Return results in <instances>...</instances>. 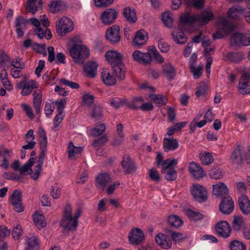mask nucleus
I'll return each mask as SVG.
<instances>
[{
  "label": "nucleus",
  "mask_w": 250,
  "mask_h": 250,
  "mask_svg": "<svg viewBox=\"0 0 250 250\" xmlns=\"http://www.w3.org/2000/svg\"><path fill=\"white\" fill-rule=\"evenodd\" d=\"M105 57L111 64L116 76L120 80L124 79L126 69L123 62V55L116 50H111L106 53Z\"/></svg>",
  "instance_id": "1"
},
{
  "label": "nucleus",
  "mask_w": 250,
  "mask_h": 250,
  "mask_svg": "<svg viewBox=\"0 0 250 250\" xmlns=\"http://www.w3.org/2000/svg\"><path fill=\"white\" fill-rule=\"evenodd\" d=\"M214 18V16L212 12L205 10L200 15L185 14L181 16L180 21L183 26H192L195 23H198L200 25H206Z\"/></svg>",
  "instance_id": "2"
},
{
  "label": "nucleus",
  "mask_w": 250,
  "mask_h": 250,
  "mask_svg": "<svg viewBox=\"0 0 250 250\" xmlns=\"http://www.w3.org/2000/svg\"><path fill=\"white\" fill-rule=\"evenodd\" d=\"M68 49L70 56L75 63L82 64L89 56L90 51L85 45L78 43L71 40L69 43Z\"/></svg>",
  "instance_id": "3"
},
{
  "label": "nucleus",
  "mask_w": 250,
  "mask_h": 250,
  "mask_svg": "<svg viewBox=\"0 0 250 250\" xmlns=\"http://www.w3.org/2000/svg\"><path fill=\"white\" fill-rule=\"evenodd\" d=\"M73 28V22L67 17L61 18L56 23V32L61 36H64L71 32Z\"/></svg>",
  "instance_id": "4"
},
{
  "label": "nucleus",
  "mask_w": 250,
  "mask_h": 250,
  "mask_svg": "<svg viewBox=\"0 0 250 250\" xmlns=\"http://www.w3.org/2000/svg\"><path fill=\"white\" fill-rule=\"evenodd\" d=\"M118 12L113 8H108L101 15L100 19L104 25H109L114 22L117 18Z\"/></svg>",
  "instance_id": "5"
},
{
  "label": "nucleus",
  "mask_w": 250,
  "mask_h": 250,
  "mask_svg": "<svg viewBox=\"0 0 250 250\" xmlns=\"http://www.w3.org/2000/svg\"><path fill=\"white\" fill-rule=\"evenodd\" d=\"M240 93L246 95L250 94V73H245L241 77L238 83Z\"/></svg>",
  "instance_id": "6"
},
{
  "label": "nucleus",
  "mask_w": 250,
  "mask_h": 250,
  "mask_svg": "<svg viewBox=\"0 0 250 250\" xmlns=\"http://www.w3.org/2000/svg\"><path fill=\"white\" fill-rule=\"evenodd\" d=\"M215 230L217 235L224 238H227L230 236L231 228L226 221H221L216 224Z\"/></svg>",
  "instance_id": "7"
},
{
  "label": "nucleus",
  "mask_w": 250,
  "mask_h": 250,
  "mask_svg": "<svg viewBox=\"0 0 250 250\" xmlns=\"http://www.w3.org/2000/svg\"><path fill=\"white\" fill-rule=\"evenodd\" d=\"M10 202L13 206V209L17 212H21L24 210L21 202V195L20 191L15 190L13 192Z\"/></svg>",
  "instance_id": "8"
},
{
  "label": "nucleus",
  "mask_w": 250,
  "mask_h": 250,
  "mask_svg": "<svg viewBox=\"0 0 250 250\" xmlns=\"http://www.w3.org/2000/svg\"><path fill=\"white\" fill-rule=\"evenodd\" d=\"M191 192L194 198L199 202L205 201L207 199V192L205 188L200 185L193 186Z\"/></svg>",
  "instance_id": "9"
},
{
  "label": "nucleus",
  "mask_w": 250,
  "mask_h": 250,
  "mask_svg": "<svg viewBox=\"0 0 250 250\" xmlns=\"http://www.w3.org/2000/svg\"><path fill=\"white\" fill-rule=\"evenodd\" d=\"M78 225V221L72 216L62 217L60 221V226L66 231H76Z\"/></svg>",
  "instance_id": "10"
},
{
  "label": "nucleus",
  "mask_w": 250,
  "mask_h": 250,
  "mask_svg": "<svg viewBox=\"0 0 250 250\" xmlns=\"http://www.w3.org/2000/svg\"><path fill=\"white\" fill-rule=\"evenodd\" d=\"M188 170L192 176L197 180L203 178L206 173L199 164L194 162L189 163Z\"/></svg>",
  "instance_id": "11"
},
{
  "label": "nucleus",
  "mask_w": 250,
  "mask_h": 250,
  "mask_svg": "<svg viewBox=\"0 0 250 250\" xmlns=\"http://www.w3.org/2000/svg\"><path fill=\"white\" fill-rule=\"evenodd\" d=\"M220 210L224 214H229L234 209V203L229 196H225L220 204Z\"/></svg>",
  "instance_id": "12"
},
{
  "label": "nucleus",
  "mask_w": 250,
  "mask_h": 250,
  "mask_svg": "<svg viewBox=\"0 0 250 250\" xmlns=\"http://www.w3.org/2000/svg\"><path fill=\"white\" fill-rule=\"evenodd\" d=\"M106 36L107 39L111 43H118L121 39L119 27L114 25L109 27L106 31Z\"/></svg>",
  "instance_id": "13"
},
{
  "label": "nucleus",
  "mask_w": 250,
  "mask_h": 250,
  "mask_svg": "<svg viewBox=\"0 0 250 250\" xmlns=\"http://www.w3.org/2000/svg\"><path fill=\"white\" fill-rule=\"evenodd\" d=\"M28 21L22 16L17 17L15 21L16 33L18 38H21L24 35L23 30L26 29Z\"/></svg>",
  "instance_id": "14"
},
{
  "label": "nucleus",
  "mask_w": 250,
  "mask_h": 250,
  "mask_svg": "<svg viewBox=\"0 0 250 250\" xmlns=\"http://www.w3.org/2000/svg\"><path fill=\"white\" fill-rule=\"evenodd\" d=\"M132 56L134 61L143 64H149L152 61V57L148 52L142 53L139 50H135Z\"/></svg>",
  "instance_id": "15"
},
{
  "label": "nucleus",
  "mask_w": 250,
  "mask_h": 250,
  "mask_svg": "<svg viewBox=\"0 0 250 250\" xmlns=\"http://www.w3.org/2000/svg\"><path fill=\"white\" fill-rule=\"evenodd\" d=\"M155 240L156 244L162 249H169L172 247L171 239L164 233H158L155 236Z\"/></svg>",
  "instance_id": "16"
},
{
  "label": "nucleus",
  "mask_w": 250,
  "mask_h": 250,
  "mask_svg": "<svg viewBox=\"0 0 250 250\" xmlns=\"http://www.w3.org/2000/svg\"><path fill=\"white\" fill-rule=\"evenodd\" d=\"M144 237L143 232L138 228L132 229L129 234V242L133 245H138L141 243L143 241Z\"/></svg>",
  "instance_id": "17"
},
{
  "label": "nucleus",
  "mask_w": 250,
  "mask_h": 250,
  "mask_svg": "<svg viewBox=\"0 0 250 250\" xmlns=\"http://www.w3.org/2000/svg\"><path fill=\"white\" fill-rule=\"evenodd\" d=\"M148 40V34L143 29L138 31L133 39V44L136 47L145 44Z\"/></svg>",
  "instance_id": "18"
},
{
  "label": "nucleus",
  "mask_w": 250,
  "mask_h": 250,
  "mask_svg": "<svg viewBox=\"0 0 250 250\" xmlns=\"http://www.w3.org/2000/svg\"><path fill=\"white\" fill-rule=\"evenodd\" d=\"M48 7L51 13L55 14L65 10L66 4L62 0H51Z\"/></svg>",
  "instance_id": "19"
},
{
  "label": "nucleus",
  "mask_w": 250,
  "mask_h": 250,
  "mask_svg": "<svg viewBox=\"0 0 250 250\" xmlns=\"http://www.w3.org/2000/svg\"><path fill=\"white\" fill-rule=\"evenodd\" d=\"M33 104L36 113L39 114L41 112L42 103V92L41 90L36 89L33 93Z\"/></svg>",
  "instance_id": "20"
},
{
  "label": "nucleus",
  "mask_w": 250,
  "mask_h": 250,
  "mask_svg": "<svg viewBox=\"0 0 250 250\" xmlns=\"http://www.w3.org/2000/svg\"><path fill=\"white\" fill-rule=\"evenodd\" d=\"M246 9L240 6H234L229 10L227 16L231 19H239L245 15Z\"/></svg>",
  "instance_id": "21"
},
{
  "label": "nucleus",
  "mask_w": 250,
  "mask_h": 250,
  "mask_svg": "<svg viewBox=\"0 0 250 250\" xmlns=\"http://www.w3.org/2000/svg\"><path fill=\"white\" fill-rule=\"evenodd\" d=\"M122 166L124 171L127 174H130L136 170V167L134 163L128 155H125L124 157L122 162Z\"/></svg>",
  "instance_id": "22"
},
{
  "label": "nucleus",
  "mask_w": 250,
  "mask_h": 250,
  "mask_svg": "<svg viewBox=\"0 0 250 250\" xmlns=\"http://www.w3.org/2000/svg\"><path fill=\"white\" fill-rule=\"evenodd\" d=\"M179 146L178 141L172 138H164L163 147L164 151L168 152L170 151H174L177 149Z\"/></svg>",
  "instance_id": "23"
},
{
  "label": "nucleus",
  "mask_w": 250,
  "mask_h": 250,
  "mask_svg": "<svg viewBox=\"0 0 250 250\" xmlns=\"http://www.w3.org/2000/svg\"><path fill=\"white\" fill-rule=\"evenodd\" d=\"M109 175L106 172L100 173L96 178V187L99 188H104L111 181Z\"/></svg>",
  "instance_id": "24"
},
{
  "label": "nucleus",
  "mask_w": 250,
  "mask_h": 250,
  "mask_svg": "<svg viewBox=\"0 0 250 250\" xmlns=\"http://www.w3.org/2000/svg\"><path fill=\"white\" fill-rule=\"evenodd\" d=\"M213 193L218 197H222L223 198L228 194V189L227 187L223 183H219L212 186Z\"/></svg>",
  "instance_id": "25"
},
{
  "label": "nucleus",
  "mask_w": 250,
  "mask_h": 250,
  "mask_svg": "<svg viewBox=\"0 0 250 250\" xmlns=\"http://www.w3.org/2000/svg\"><path fill=\"white\" fill-rule=\"evenodd\" d=\"M240 146H237L233 151L230 156L231 161L233 165L239 166L242 164L243 159L241 154Z\"/></svg>",
  "instance_id": "26"
},
{
  "label": "nucleus",
  "mask_w": 250,
  "mask_h": 250,
  "mask_svg": "<svg viewBox=\"0 0 250 250\" xmlns=\"http://www.w3.org/2000/svg\"><path fill=\"white\" fill-rule=\"evenodd\" d=\"M123 14L128 22L134 23L137 21L136 13L134 8L128 6L125 7L123 9Z\"/></svg>",
  "instance_id": "27"
},
{
  "label": "nucleus",
  "mask_w": 250,
  "mask_h": 250,
  "mask_svg": "<svg viewBox=\"0 0 250 250\" xmlns=\"http://www.w3.org/2000/svg\"><path fill=\"white\" fill-rule=\"evenodd\" d=\"M238 202L240 208L244 214L250 213V201L246 195H241L238 199Z\"/></svg>",
  "instance_id": "28"
},
{
  "label": "nucleus",
  "mask_w": 250,
  "mask_h": 250,
  "mask_svg": "<svg viewBox=\"0 0 250 250\" xmlns=\"http://www.w3.org/2000/svg\"><path fill=\"white\" fill-rule=\"evenodd\" d=\"M39 86V83L35 81L29 80L25 83L23 89L21 90V94L24 96L29 95L34 89L37 88Z\"/></svg>",
  "instance_id": "29"
},
{
  "label": "nucleus",
  "mask_w": 250,
  "mask_h": 250,
  "mask_svg": "<svg viewBox=\"0 0 250 250\" xmlns=\"http://www.w3.org/2000/svg\"><path fill=\"white\" fill-rule=\"evenodd\" d=\"M102 78L103 82L106 85L112 86L116 83V78L109 72V70L104 69L102 72Z\"/></svg>",
  "instance_id": "30"
},
{
  "label": "nucleus",
  "mask_w": 250,
  "mask_h": 250,
  "mask_svg": "<svg viewBox=\"0 0 250 250\" xmlns=\"http://www.w3.org/2000/svg\"><path fill=\"white\" fill-rule=\"evenodd\" d=\"M98 64L95 62H90L84 66V71L87 76L90 78H94L97 72Z\"/></svg>",
  "instance_id": "31"
},
{
  "label": "nucleus",
  "mask_w": 250,
  "mask_h": 250,
  "mask_svg": "<svg viewBox=\"0 0 250 250\" xmlns=\"http://www.w3.org/2000/svg\"><path fill=\"white\" fill-rule=\"evenodd\" d=\"M244 42H246L245 35L239 33L233 34L230 40V43L232 46L240 45L245 46Z\"/></svg>",
  "instance_id": "32"
},
{
  "label": "nucleus",
  "mask_w": 250,
  "mask_h": 250,
  "mask_svg": "<svg viewBox=\"0 0 250 250\" xmlns=\"http://www.w3.org/2000/svg\"><path fill=\"white\" fill-rule=\"evenodd\" d=\"M163 73L166 75L167 79L169 80L173 79L176 75V70L172 65L169 63H166L163 66Z\"/></svg>",
  "instance_id": "33"
},
{
  "label": "nucleus",
  "mask_w": 250,
  "mask_h": 250,
  "mask_svg": "<svg viewBox=\"0 0 250 250\" xmlns=\"http://www.w3.org/2000/svg\"><path fill=\"white\" fill-rule=\"evenodd\" d=\"M172 35L174 42L179 44H184L187 41V38L180 30L176 29L174 30Z\"/></svg>",
  "instance_id": "34"
},
{
  "label": "nucleus",
  "mask_w": 250,
  "mask_h": 250,
  "mask_svg": "<svg viewBox=\"0 0 250 250\" xmlns=\"http://www.w3.org/2000/svg\"><path fill=\"white\" fill-rule=\"evenodd\" d=\"M35 159L33 158H30L28 162L19 169L20 174L24 175L26 173H29L31 175L32 172L34 171V169H32L31 167L33 165Z\"/></svg>",
  "instance_id": "35"
},
{
  "label": "nucleus",
  "mask_w": 250,
  "mask_h": 250,
  "mask_svg": "<svg viewBox=\"0 0 250 250\" xmlns=\"http://www.w3.org/2000/svg\"><path fill=\"white\" fill-rule=\"evenodd\" d=\"M43 160L42 158H38L37 164L34 167V171L31 174V177L33 180H36L38 179L42 169Z\"/></svg>",
  "instance_id": "36"
},
{
  "label": "nucleus",
  "mask_w": 250,
  "mask_h": 250,
  "mask_svg": "<svg viewBox=\"0 0 250 250\" xmlns=\"http://www.w3.org/2000/svg\"><path fill=\"white\" fill-rule=\"evenodd\" d=\"M0 80L3 85L8 90H11L13 86L8 79V74L5 69H3L0 72Z\"/></svg>",
  "instance_id": "37"
},
{
  "label": "nucleus",
  "mask_w": 250,
  "mask_h": 250,
  "mask_svg": "<svg viewBox=\"0 0 250 250\" xmlns=\"http://www.w3.org/2000/svg\"><path fill=\"white\" fill-rule=\"evenodd\" d=\"M83 150V147L75 146L72 142H70L68 146V158L72 159L77 154L81 153Z\"/></svg>",
  "instance_id": "38"
},
{
  "label": "nucleus",
  "mask_w": 250,
  "mask_h": 250,
  "mask_svg": "<svg viewBox=\"0 0 250 250\" xmlns=\"http://www.w3.org/2000/svg\"><path fill=\"white\" fill-rule=\"evenodd\" d=\"M199 158L202 163L206 166L212 163L214 161L212 154L208 152H202L199 155Z\"/></svg>",
  "instance_id": "39"
},
{
  "label": "nucleus",
  "mask_w": 250,
  "mask_h": 250,
  "mask_svg": "<svg viewBox=\"0 0 250 250\" xmlns=\"http://www.w3.org/2000/svg\"><path fill=\"white\" fill-rule=\"evenodd\" d=\"M90 115L96 120H100L103 115V107L99 104H95L92 108Z\"/></svg>",
  "instance_id": "40"
},
{
  "label": "nucleus",
  "mask_w": 250,
  "mask_h": 250,
  "mask_svg": "<svg viewBox=\"0 0 250 250\" xmlns=\"http://www.w3.org/2000/svg\"><path fill=\"white\" fill-rule=\"evenodd\" d=\"M27 247L25 250H37L38 248V238L36 236H32L27 239Z\"/></svg>",
  "instance_id": "41"
},
{
  "label": "nucleus",
  "mask_w": 250,
  "mask_h": 250,
  "mask_svg": "<svg viewBox=\"0 0 250 250\" xmlns=\"http://www.w3.org/2000/svg\"><path fill=\"white\" fill-rule=\"evenodd\" d=\"M244 58L242 53L239 52H230L226 55V60L234 62H241Z\"/></svg>",
  "instance_id": "42"
},
{
  "label": "nucleus",
  "mask_w": 250,
  "mask_h": 250,
  "mask_svg": "<svg viewBox=\"0 0 250 250\" xmlns=\"http://www.w3.org/2000/svg\"><path fill=\"white\" fill-rule=\"evenodd\" d=\"M167 222L171 227L178 228L183 224V221L181 218L175 215H171L168 216Z\"/></svg>",
  "instance_id": "43"
},
{
  "label": "nucleus",
  "mask_w": 250,
  "mask_h": 250,
  "mask_svg": "<svg viewBox=\"0 0 250 250\" xmlns=\"http://www.w3.org/2000/svg\"><path fill=\"white\" fill-rule=\"evenodd\" d=\"M33 220L34 224L39 229L46 226V223L43 215L35 213L33 216Z\"/></svg>",
  "instance_id": "44"
},
{
  "label": "nucleus",
  "mask_w": 250,
  "mask_h": 250,
  "mask_svg": "<svg viewBox=\"0 0 250 250\" xmlns=\"http://www.w3.org/2000/svg\"><path fill=\"white\" fill-rule=\"evenodd\" d=\"M209 176L215 180L222 178L223 176V170L221 168L213 167L209 171Z\"/></svg>",
  "instance_id": "45"
},
{
  "label": "nucleus",
  "mask_w": 250,
  "mask_h": 250,
  "mask_svg": "<svg viewBox=\"0 0 250 250\" xmlns=\"http://www.w3.org/2000/svg\"><path fill=\"white\" fill-rule=\"evenodd\" d=\"M177 160L176 159H167L165 161L162 162L161 165L162 167V169L161 170L162 173H165L167 170H168L170 169L172 165H176L177 164Z\"/></svg>",
  "instance_id": "46"
},
{
  "label": "nucleus",
  "mask_w": 250,
  "mask_h": 250,
  "mask_svg": "<svg viewBox=\"0 0 250 250\" xmlns=\"http://www.w3.org/2000/svg\"><path fill=\"white\" fill-rule=\"evenodd\" d=\"M42 5V0H38L37 2H33L30 5V3H27L26 9L29 12L35 14L38 10L39 8L41 7Z\"/></svg>",
  "instance_id": "47"
},
{
  "label": "nucleus",
  "mask_w": 250,
  "mask_h": 250,
  "mask_svg": "<svg viewBox=\"0 0 250 250\" xmlns=\"http://www.w3.org/2000/svg\"><path fill=\"white\" fill-rule=\"evenodd\" d=\"M232 224L234 229L236 230H239L243 227L245 228L246 226L243 218L240 216H235Z\"/></svg>",
  "instance_id": "48"
},
{
  "label": "nucleus",
  "mask_w": 250,
  "mask_h": 250,
  "mask_svg": "<svg viewBox=\"0 0 250 250\" xmlns=\"http://www.w3.org/2000/svg\"><path fill=\"white\" fill-rule=\"evenodd\" d=\"M229 247L230 250H246V246L242 242L234 240L229 243Z\"/></svg>",
  "instance_id": "49"
},
{
  "label": "nucleus",
  "mask_w": 250,
  "mask_h": 250,
  "mask_svg": "<svg viewBox=\"0 0 250 250\" xmlns=\"http://www.w3.org/2000/svg\"><path fill=\"white\" fill-rule=\"evenodd\" d=\"M39 142L40 146L42 147H47V138L44 130L42 128H40L39 131Z\"/></svg>",
  "instance_id": "50"
},
{
  "label": "nucleus",
  "mask_w": 250,
  "mask_h": 250,
  "mask_svg": "<svg viewBox=\"0 0 250 250\" xmlns=\"http://www.w3.org/2000/svg\"><path fill=\"white\" fill-rule=\"evenodd\" d=\"M150 98L153 102L159 106L166 104L167 99L161 94H151Z\"/></svg>",
  "instance_id": "51"
},
{
  "label": "nucleus",
  "mask_w": 250,
  "mask_h": 250,
  "mask_svg": "<svg viewBox=\"0 0 250 250\" xmlns=\"http://www.w3.org/2000/svg\"><path fill=\"white\" fill-rule=\"evenodd\" d=\"M194 62H192L190 65V70L195 79H198L202 74V66L195 67Z\"/></svg>",
  "instance_id": "52"
},
{
  "label": "nucleus",
  "mask_w": 250,
  "mask_h": 250,
  "mask_svg": "<svg viewBox=\"0 0 250 250\" xmlns=\"http://www.w3.org/2000/svg\"><path fill=\"white\" fill-rule=\"evenodd\" d=\"M143 101V99L141 97H135L132 101L127 103V105L133 109H138L140 108Z\"/></svg>",
  "instance_id": "53"
},
{
  "label": "nucleus",
  "mask_w": 250,
  "mask_h": 250,
  "mask_svg": "<svg viewBox=\"0 0 250 250\" xmlns=\"http://www.w3.org/2000/svg\"><path fill=\"white\" fill-rule=\"evenodd\" d=\"M186 214L191 219L198 220L203 218V215L199 212L193 211L190 209L186 210Z\"/></svg>",
  "instance_id": "54"
},
{
  "label": "nucleus",
  "mask_w": 250,
  "mask_h": 250,
  "mask_svg": "<svg viewBox=\"0 0 250 250\" xmlns=\"http://www.w3.org/2000/svg\"><path fill=\"white\" fill-rule=\"evenodd\" d=\"M46 44L45 43L39 44L36 42H33L32 45V49L42 54L43 56H46L47 53L45 50Z\"/></svg>",
  "instance_id": "55"
},
{
  "label": "nucleus",
  "mask_w": 250,
  "mask_h": 250,
  "mask_svg": "<svg viewBox=\"0 0 250 250\" xmlns=\"http://www.w3.org/2000/svg\"><path fill=\"white\" fill-rule=\"evenodd\" d=\"M162 21L164 24L168 27H171L172 25L173 18L171 13L169 12H165L162 15Z\"/></svg>",
  "instance_id": "56"
},
{
  "label": "nucleus",
  "mask_w": 250,
  "mask_h": 250,
  "mask_svg": "<svg viewBox=\"0 0 250 250\" xmlns=\"http://www.w3.org/2000/svg\"><path fill=\"white\" fill-rule=\"evenodd\" d=\"M165 174V178L167 181H174L177 177V171L174 168H170L166 171Z\"/></svg>",
  "instance_id": "57"
},
{
  "label": "nucleus",
  "mask_w": 250,
  "mask_h": 250,
  "mask_svg": "<svg viewBox=\"0 0 250 250\" xmlns=\"http://www.w3.org/2000/svg\"><path fill=\"white\" fill-rule=\"evenodd\" d=\"M105 130L104 124H101L96 126L91 130V134L93 136H98L101 135Z\"/></svg>",
  "instance_id": "58"
},
{
  "label": "nucleus",
  "mask_w": 250,
  "mask_h": 250,
  "mask_svg": "<svg viewBox=\"0 0 250 250\" xmlns=\"http://www.w3.org/2000/svg\"><path fill=\"white\" fill-rule=\"evenodd\" d=\"M59 81L64 85L69 86L72 89H78L79 88V85L78 83L69 81L63 78L59 79Z\"/></svg>",
  "instance_id": "59"
},
{
  "label": "nucleus",
  "mask_w": 250,
  "mask_h": 250,
  "mask_svg": "<svg viewBox=\"0 0 250 250\" xmlns=\"http://www.w3.org/2000/svg\"><path fill=\"white\" fill-rule=\"evenodd\" d=\"M107 141V137L106 136H102L94 141L93 143V146L95 147H98L103 146L105 144Z\"/></svg>",
  "instance_id": "60"
},
{
  "label": "nucleus",
  "mask_w": 250,
  "mask_h": 250,
  "mask_svg": "<svg viewBox=\"0 0 250 250\" xmlns=\"http://www.w3.org/2000/svg\"><path fill=\"white\" fill-rule=\"evenodd\" d=\"M125 104V100L124 99H113L109 102V104L116 108H119Z\"/></svg>",
  "instance_id": "61"
},
{
  "label": "nucleus",
  "mask_w": 250,
  "mask_h": 250,
  "mask_svg": "<svg viewBox=\"0 0 250 250\" xmlns=\"http://www.w3.org/2000/svg\"><path fill=\"white\" fill-rule=\"evenodd\" d=\"M234 29L233 26L229 23L226 20L223 22L222 30L225 34H228L231 33Z\"/></svg>",
  "instance_id": "62"
},
{
  "label": "nucleus",
  "mask_w": 250,
  "mask_h": 250,
  "mask_svg": "<svg viewBox=\"0 0 250 250\" xmlns=\"http://www.w3.org/2000/svg\"><path fill=\"white\" fill-rule=\"evenodd\" d=\"M114 0H95V3L97 7H106L113 3Z\"/></svg>",
  "instance_id": "63"
},
{
  "label": "nucleus",
  "mask_w": 250,
  "mask_h": 250,
  "mask_svg": "<svg viewBox=\"0 0 250 250\" xmlns=\"http://www.w3.org/2000/svg\"><path fill=\"white\" fill-rule=\"evenodd\" d=\"M50 193L53 199H58L61 195V189L57 186H52Z\"/></svg>",
  "instance_id": "64"
}]
</instances>
